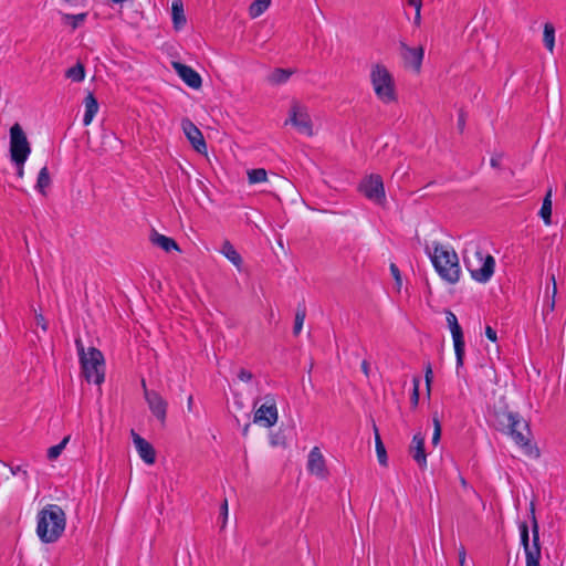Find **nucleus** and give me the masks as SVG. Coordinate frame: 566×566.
I'll return each instance as SVG.
<instances>
[{"label":"nucleus","instance_id":"1","mask_svg":"<svg viewBox=\"0 0 566 566\" xmlns=\"http://www.w3.org/2000/svg\"><path fill=\"white\" fill-rule=\"evenodd\" d=\"M489 422L497 431L510 436L526 453L532 452L528 423L517 412L506 408L494 409L489 416Z\"/></svg>","mask_w":566,"mask_h":566},{"label":"nucleus","instance_id":"2","mask_svg":"<svg viewBox=\"0 0 566 566\" xmlns=\"http://www.w3.org/2000/svg\"><path fill=\"white\" fill-rule=\"evenodd\" d=\"M66 515L61 506L48 504L38 513L36 534L41 542H56L64 533Z\"/></svg>","mask_w":566,"mask_h":566},{"label":"nucleus","instance_id":"3","mask_svg":"<svg viewBox=\"0 0 566 566\" xmlns=\"http://www.w3.org/2000/svg\"><path fill=\"white\" fill-rule=\"evenodd\" d=\"M464 263L472 279L486 283L494 274L495 260L491 254L484 255L476 242H469L464 250Z\"/></svg>","mask_w":566,"mask_h":566},{"label":"nucleus","instance_id":"4","mask_svg":"<svg viewBox=\"0 0 566 566\" xmlns=\"http://www.w3.org/2000/svg\"><path fill=\"white\" fill-rule=\"evenodd\" d=\"M426 251L430 255L436 271L447 282L454 284L460 279V264L459 258L453 250H448L440 243H434L433 253L430 252L429 247Z\"/></svg>","mask_w":566,"mask_h":566},{"label":"nucleus","instance_id":"5","mask_svg":"<svg viewBox=\"0 0 566 566\" xmlns=\"http://www.w3.org/2000/svg\"><path fill=\"white\" fill-rule=\"evenodd\" d=\"M370 80L375 94L380 101L384 103L396 101L394 78L385 65H374L370 72Z\"/></svg>","mask_w":566,"mask_h":566},{"label":"nucleus","instance_id":"6","mask_svg":"<svg viewBox=\"0 0 566 566\" xmlns=\"http://www.w3.org/2000/svg\"><path fill=\"white\" fill-rule=\"evenodd\" d=\"M82 373L87 382L101 385L105 377V363L102 352L95 347L88 348V356L80 360Z\"/></svg>","mask_w":566,"mask_h":566},{"label":"nucleus","instance_id":"7","mask_svg":"<svg viewBox=\"0 0 566 566\" xmlns=\"http://www.w3.org/2000/svg\"><path fill=\"white\" fill-rule=\"evenodd\" d=\"M31 153V146L20 124L10 128V157L13 164L24 165Z\"/></svg>","mask_w":566,"mask_h":566},{"label":"nucleus","instance_id":"8","mask_svg":"<svg viewBox=\"0 0 566 566\" xmlns=\"http://www.w3.org/2000/svg\"><path fill=\"white\" fill-rule=\"evenodd\" d=\"M285 125L291 124L298 133L313 136V123L308 114L307 107L298 101H292L289 117L284 123Z\"/></svg>","mask_w":566,"mask_h":566},{"label":"nucleus","instance_id":"9","mask_svg":"<svg viewBox=\"0 0 566 566\" xmlns=\"http://www.w3.org/2000/svg\"><path fill=\"white\" fill-rule=\"evenodd\" d=\"M531 514H532V544L530 543V532L528 525L523 522L520 524V536L521 544L524 548L525 555L530 553H535L536 551H541L539 544V525L535 516L534 504H531Z\"/></svg>","mask_w":566,"mask_h":566},{"label":"nucleus","instance_id":"10","mask_svg":"<svg viewBox=\"0 0 566 566\" xmlns=\"http://www.w3.org/2000/svg\"><path fill=\"white\" fill-rule=\"evenodd\" d=\"M446 318L448 326L450 328V332L452 334L453 338V345H454V353L457 358V368L463 366L464 360V338H463V332L461 326L458 323V318L455 314L451 311H446Z\"/></svg>","mask_w":566,"mask_h":566},{"label":"nucleus","instance_id":"11","mask_svg":"<svg viewBox=\"0 0 566 566\" xmlns=\"http://www.w3.org/2000/svg\"><path fill=\"white\" fill-rule=\"evenodd\" d=\"M359 191L369 200L382 203L386 199L382 178L379 175H370L359 184Z\"/></svg>","mask_w":566,"mask_h":566},{"label":"nucleus","instance_id":"12","mask_svg":"<svg viewBox=\"0 0 566 566\" xmlns=\"http://www.w3.org/2000/svg\"><path fill=\"white\" fill-rule=\"evenodd\" d=\"M277 417L275 399L268 395L265 397V402L255 409L253 421L265 428H270L276 423Z\"/></svg>","mask_w":566,"mask_h":566},{"label":"nucleus","instance_id":"13","mask_svg":"<svg viewBox=\"0 0 566 566\" xmlns=\"http://www.w3.org/2000/svg\"><path fill=\"white\" fill-rule=\"evenodd\" d=\"M142 386L144 388L145 399L151 413L164 424L167 415V401L157 391L148 390L144 379L142 380Z\"/></svg>","mask_w":566,"mask_h":566},{"label":"nucleus","instance_id":"14","mask_svg":"<svg viewBox=\"0 0 566 566\" xmlns=\"http://www.w3.org/2000/svg\"><path fill=\"white\" fill-rule=\"evenodd\" d=\"M181 127L192 147L200 154L206 153L207 144L200 129L188 118L182 119Z\"/></svg>","mask_w":566,"mask_h":566},{"label":"nucleus","instance_id":"15","mask_svg":"<svg viewBox=\"0 0 566 566\" xmlns=\"http://www.w3.org/2000/svg\"><path fill=\"white\" fill-rule=\"evenodd\" d=\"M130 434L139 457L145 463L154 464L156 461V451L154 447L134 430H132Z\"/></svg>","mask_w":566,"mask_h":566},{"label":"nucleus","instance_id":"16","mask_svg":"<svg viewBox=\"0 0 566 566\" xmlns=\"http://www.w3.org/2000/svg\"><path fill=\"white\" fill-rule=\"evenodd\" d=\"M307 470L321 479L327 475L325 459L318 447H314L308 453Z\"/></svg>","mask_w":566,"mask_h":566},{"label":"nucleus","instance_id":"17","mask_svg":"<svg viewBox=\"0 0 566 566\" xmlns=\"http://www.w3.org/2000/svg\"><path fill=\"white\" fill-rule=\"evenodd\" d=\"M174 67L180 78L191 88L198 90L201 87L202 81L201 76L198 72H196L192 67L185 65L182 63L176 62L174 63Z\"/></svg>","mask_w":566,"mask_h":566},{"label":"nucleus","instance_id":"18","mask_svg":"<svg viewBox=\"0 0 566 566\" xmlns=\"http://www.w3.org/2000/svg\"><path fill=\"white\" fill-rule=\"evenodd\" d=\"M401 49L405 64L419 72L423 60V49L421 46L409 48L405 43H401Z\"/></svg>","mask_w":566,"mask_h":566},{"label":"nucleus","instance_id":"19","mask_svg":"<svg viewBox=\"0 0 566 566\" xmlns=\"http://www.w3.org/2000/svg\"><path fill=\"white\" fill-rule=\"evenodd\" d=\"M409 452L417 464L424 469L427 467V454L424 452V437L418 432L413 436Z\"/></svg>","mask_w":566,"mask_h":566},{"label":"nucleus","instance_id":"20","mask_svg":"<svg viewBox=\"0 0 566 566\" xmlns=\"http://www.w3.org/2000/svg\"><path fill=\"white\" fill-rule=\"evenodd\" d=\"M150 242L154 245L161 248L166 252H170L171 250H180L177 242L172 238L160 234L156 230L151 231Z\"/></svg>","mask_w":566,"mask_h":566},{"label":"nucleus","instance_id":"21","mask_svg":"<svg viewBox=\"0 0 566 566\" xmlns=\"http://www.w3.org/2000/svg\"><path fill=\"white\" fill-rule=\"evenodd\" d=\"M84 105L85 114L83 117V124L87 126L92 123L94 116L98 112V102L92 93H88L87 96L84 98Z\"/></svg>","mask_w":566,"mask_h":566},{"label":"nucleus","instance_id":"22","mask_svg":"<svg viewBox=\"0 0 566 566\" xmlns=\"http://www.w3.org/2000/svg\"><path fill=\"white\" fill-rule=\"evenodd\" d=\"M171 17H172V23L174 28L176 30H180L185 27L187 20L184 12V4L181 0H174L171 3Z\"/></svg>","mask_w":566,"mask_h":566},{"label":"nucleus","instance_id":"23","mask_svg":"<svg viewBox=\"0 0 566 566\" xmlns=\"http://www.w3.org/2000/svg\"><path fill=\"white\" fill-rule=\"evenodd\" d=\"M539 217L546 226L552 223V188H549L543 199Z\"/></svg>","mask_w":566,"mask_h":566},{"label":"nucleus","instance_id":"24","mask_svg":"<svg viewBox=\"0 0 566 566\" xmlns=\"http://www.w3.org/2000/svg\"><path fill=\"white\" fill-rule=\"evenodd\" d=\"M221 253L237 268H240L242 263V258L234 249V247L229 242L224 241L221 248Z\"/></svg>","mask_w":566,"mask_h":566},{"label":"nucleus","instance_id":"25","mask_svg":"<svg viewBox=\"0 0 566 566\" xmlns=\"http://www.w3.org/2000/svg\"><path fill=\"white\" fill-rule=\"evenodd\" d=\"M293 74L292 70L286 69H275L268 77L269 82L274 85L283 84L287 82V80Z\"/></svg>","mask_w":566,"mask_h":566},{"label":"nucleus","instance_id":"26","mask_svg":"<svg viewBox=\"0 0 566 566\" xmlns=\"http://www.w3.org/2000/svg\"><path fill=\"white\" fill-rule=\"evenodd\" d=\"M271 0H254L249 7V14L255 19L263 14L270 7Z\"/></svg>","mask_w":566,"mask_h":566},{"label":"nucleus","instance_id":"27","mask_svg":"<svg viewBox=\"0 0 566 566\" xmlns=\"http://www.w3.org/2000/svg\"><path fill=\"white\" fill-rule=\"evenodd\" d=\"M543 42L545 48L553 52L555 45V28L552 23L546 22L544 24Z\"/></svg>","mask_w":566,"mask_h":566},{"label":"nucleus","instance_id":"28","mask_svg":"<svg viewBox=\"0 0 566 566\" xmlns=\"http://www.w3.org/2000/svg\"><path fill=\"white\" fill-rule=\"evenodd\" d=\"M374 432H375V443H376V453L378 457V461L381 465H387V453L385 446L381 441V438L379 436L378 428L374 426Z\"/></svg>","mask_w":566,"mask_h":566},{"label":"nucleus","instance_id":"29","mask_svg":"<svg viewBox=\"0 0 566 566\" xmlns=\"http://www.w3.org/2000/svg\"><path fill=\"white\" fill-rule=\"evenodd\" d=\"M65 76L73 82H82L85 78L84 65L82 63H76L66 71Z\"/></svg>","mask_w":566,"mask_h":566},{"label":"nucleus","instance_id":"30","mask_svg":"<svg viewBox=\"0 0 566 566\" xmlns=\"http://www.w3.org/2000/svg\"><path fill=\"white\" fill-rule=\"evenodd\" d=\"M51 184V178L49 174V169L46 166H44L38 176L35 188L41 192L45 193V188H48Z\"/></svg>","mask_w":566,"mask_h":566},{"label":"nucleus","instance_id":"31","mask_svg":"<svg viewBox=\"0 0 566 566\" xmlns=\"http://www.w3.org/2000/svg\"><path fill=\"white\" fill-rule=\"evenodd\" d=\"M86 13L70 14L63 13L62 20L65 24L72 27L73 30L77 29L86 19Z\"/></svg>","mask_w":566,"mask_h":566},{"label":"nucleus","instance_id":"32","mask_svg":"<svg viewBox=\"0 0 566 566\" xmlns=\"http://www.w3.org/2000/svg\"><path fill=\"white\" fill-rule=\"evenodd\" d=\"M305 317H306L305 306L298 305L296 313H295V319H294V327H293L294 335H298L301 333Z\"/></svg>","mask_w":566,"mask_h":566},{"label":"nucleus","instance_id":"33","mask_svg":"<svg viewBox=\"0 0 566 566\" xmlns=\"http://www.w3.org/2000/svg\"><path fill=\"white\" fill-rule=\"evenodd\" d=\"M70 441V437H65L63 438V440L55 444V446H52L48 449V459L53 461V460H56L60 454L62 453V451L65 449L67 442Z\"/></svg>","mask_w":566,"mask_h":566},{"label":"nucleus","instance_id":"34","mask_svg":"<svg viewBox=\"0 0 566 566\" xmlns=\"http://www.w3.org/2000/svg\"><path fill=\"white\" fill-rule=\"evenodd\" d=\"M251 184L263 182L266 180V171L263 168L252 169L248 172Z\"/></svg>","mask_w":566,"mask_h":566},{"label":"nucleus","instance_id":"35","mask_svg":"<svg viewBox=\"0 0 566 566\" xmlns=\"http://www.w3.org/2000/svg\"><path fill=\"white\" fill-rule=\"evenodd\" d=\"M551 281L553 283V289H552L551 298L547 301V303L545 305V311L547 313H551V312L554 311V308H555V297H556V294H557V285H556V280H555V275L554 274H552Z\"/></svg>","mask_w":566,"mask_h":566},{"label":"nucleus","instance_id":"36","mask_svg":"<svg viewBox=\"0 0 566 566\" xmlns=\"http://www.w3.org/2000/svg\"><path fill=\"white\" fill-rule=\"evenodd\" d=\"M432 422H433V427H434L433 434H432V444L437 446L441 439V422H440L439 418L437 417V415L433 416Z\"/></svg>","mask_w":566,"mask_h":566},{"label":"nucleus","instance_id":"37","mask_svg":"<svg viewBox=\"0 0 566 566\" xmlns=\"http://www.w3.org/2000/svg\"><path fill=\"white\" fill-rule=\"evenodd\" d=\"M412 382H413V390H412V394H411V405L413 408H416L419 403V385H420V379L418 377H415L412 379Z\"/></svg>","mask_w":566,"mask_h":566},{"label":"nucleus","instance_id":"38","mask_svg":"<svg viewBox=\"0 0 566 566\" xmlns=\"http://www.w3.org/2000/svg\"><path fill=\"white\" fill-rule=\"evenodd\" d=\"M541 551L530 553L526 556V566H539Z\"/></svg>","mask_w":566,"mask_h":566},{"label":"nucleus","instance_id":"39","mask_svg":"<svg viewBox=\"0 0 566 566\" xmlns=\"http://www.w3.org/2000/svg\"><path fill=\"white\" fill-rule=\"evenodd\" d=\"M75 346H76V349H77V354H78L80 360L84 359L86 356H88V352L87 353L85 352L84 344H83V342H82V339L80 337H77L75 339Z\"/></svg>","mask_w":566,"mask_h":566},{"label":"nucleus","instance_id":"40","mask_svg":"<svg viewBox=\"0 0 566 566\" xmlns=\"http://www.w3.org/2000/svg\"><path fill=\"white\" fill-rule=\"evenodd\" d=\"M424 378H426L427 389H428V392H429L430 391L431 381H432V378H433V373H432V368H431L430 364H428L427 367H426Z\"/></svg>","mask_w":566,"mask_h":566},{"label":"nucleus","instance_id":"41","mask_svg":"<svg viewBox=\"0 0 566 566\" xmlns=\"http://www.w3.org/2000/svg\"><path fill=\"white\" fill-rule=\"evenodd\" d=\"M390 272H391L394 279L396 280L397 285L400 286L401 285L400 271L395 263L390 264Z\"/></svg>","mask_w":566,"mask_h":566},{"label":"nucleus","instance_id":"42","mask_svg":"<svg viewBox=\"0 0 566 566\" xmlns=\"http://www.w3.org/2000/svg\"><path fill=\"white\" fill-rule=\"evenodd\" d=\"M252 377H253L252 373L244 368H241L238 373V378L241 381H250L252 379Z\"/></svg>","mask_w":566,"mask_h":566},{"label":"nucleus","instance_id":"43","mask_svg":"<svg viewBox=\"0 0 566 566\" xmlns=\"http://www.w3.org/2000/svg\"><path fill=\"white\" fill-rule=\"evenodd\" d=\"M36 324L42 328V331H48V322L41 313H35Z\"/></svg>","mask_w":566,"mask_h":566},{"label":"nucleus","instance_id":"44","mask_svg":"<svg viewBox=\"0 0 566 566\" xmlns=\"http://www.w3.org/2000/svg\"><path fill=\"white\" fill-rule=\"evenodd\" d=\"M220 514L222 516V527H224L228 517V501L224 500L220 506Z\"/></svg>","mask_w":566,"mask_h":566},{"label":"nucleus","instance_id":"45","mask_svg":"<svg viewBox=\"0 0 566 566\" xmlns=\"http://www.w3.org/2000/svg\"><path fill=\"white\" fill-rule=\"evenodd\" d=\"M485 336H486L491 342H496V339H497L496 331H495V329H493L491 326H486V327H485Z\"/></svg>","mask_w":566,"mask_h":566},{"label":"nucleus","instance_id":"46","mask_svg":"<svg viewBox=\"0 0 566 566\" xmlns=\"http://www.w3.org/2000/svg\"><path fill=\"white\" fill-rule=\"evenodd\" d=\"M10 471L12 474H19L21 473L23 475V479L27 480L28 479V472L27 470H23L21 465H17V467H11L10 468Z\"/></svg>","mask_w":566,"mask_h":566},{"label":"nucleus","instance_id":"47","mask_svg":"<svg viewBox=\"0 0 566 566\" xmlns=\"http://www.w3.org/2000/svg\"><path fill=\"white\" fill-rule=\"evenodd\" d=\"M458 557H459V566H464L465 565V559H467V552H465V548L463 546H461L459 548Z\"/></svg>","mask_w":566,"mask_h":566},{"label":"nucleus","instance_id":"48","mask_svg":"<svg viewBox=\"0 0 566 566\" xmlns=\"http://www.w3.org/2000/svg\"><path fill=\"white\" fill-rule=\"evenodd\" d=\"M501 161H502V155L496 154V155L492 156V158H491V166L493 168H499L501 166Z\"/></svg>","mask_w":566,"mask_h":566},{"label":"nucleus","instance_id":"49","mask_svg":"<svg viewBox=\"0 0 566 566\" xmlns=\"http://www.w3.org/2000/svg\"><path fill=\"white\" fill-rule=\"evenodd\" d=\"M408 6L415 8L416 11H421V0H408Z\"/></svg>","mask_w":566,"mask_h":566},{"label":"nucleus","instance_id":"50","mask_svg":"<svg viewBox=\"0 0 566 566\" xmlns=\"http://www.w3.org/2000/svg\"><path fill=\"white\" fill-rule=\"evenodd\" d=\"M361 370L366 377H369V363L367 360H363Z\"/></svg>","mask_w":566,"mask_h":566},{"label":"nucleus","instance_id":"51","mask_svg":"<svg viewBox=\"0 0 566 566\" xmlns=\"http://www.w3.org/2000/svg\"><path fill=\"white\" fill-rule=\"evenodd\" d=\"M187 409L189 412H193V397L190 395L187 399Z\"/></svg>","mask_w":566,"mask_h":566},{"label":"nucleus","instance_id":"52","mask_svg":"<svg viewBox=\"0 0 566 566\" xmlns=\"http://www.w3.org/2000/svg\"><path fill=\"white\" fill-rule=\"evenodd\" d=\"M14 165H15V167H17V176H18L19 178H22V177H23V175H24V170H23V166H24V165H19V164H14Z\"/></svg>","mask_w":566,"mask_h":566},{"label":"nucleus","instance_id":"53","mask_svg":"<svg viewBox=\"0 0 566 566\" xmlns=\"http://www.w3.org/2000/svg\"><path fill=\"white\" fill-rule=\"evenodd\" d=\"M458 125H459V128L462 130L464 127V118L462 115H460V117H459Z\"/></svg>","mask_w":566,"mask_h":566},{"label":"nucleus","instance_id":"54","mask_svg":"<svg viewBox=\"0 0 566 566\" xmlns=\"http://www.w3.org/2000/svg\"><path fill=\"white\" fill-rule=\"evenodd\" d=\"M420 20H421V14H420V12L418 13V11H416L415 23L417 25H419L420 24Z\"/></svg>","mask_w":566,"mask_h":566},{"label":"nucleus","instance_id":"55","mask_svg":"<svg viewBox=\"0 0 566 566\" xmlns=\"http://www.w3.org/2000/svg\"><path fill=\"white\" fill-rule=\"evenodd\" d=\"M249 428H250V424H247L244 428H243V436H247L248 434V431H249Z\"/></svg>","mask_w":566,"mask_h":566},{"label":"nucleus","instance_id":"56","mask_svg":"<svg viewBox=\"0 0 566 566\" xmlns=\"http://www.w3.org/2000/svg\"><path fill=\"white\" fill-rule=\"evenodd\" d=\"M114 3H123L125 2L126 0H112Z\"/></svg>","mask_w":566,"mask_h":566},{"label":"nucleus","instance_id":"57","mask_svg":"<svg viewBox=\"0 0 566 566\" xmlns=\"http://www.w3.org/2000/svg\"><path fill=\"white\" fill-rule=\"evenodd\" d=\"M461 484H462L463 486H465V485H467V481H465L463 478H461Z\"/></svg>","mask_w":566,"mask_h":566}]
</instances>
